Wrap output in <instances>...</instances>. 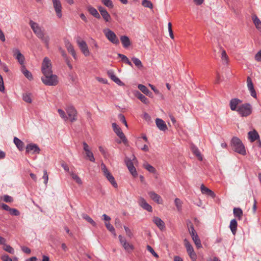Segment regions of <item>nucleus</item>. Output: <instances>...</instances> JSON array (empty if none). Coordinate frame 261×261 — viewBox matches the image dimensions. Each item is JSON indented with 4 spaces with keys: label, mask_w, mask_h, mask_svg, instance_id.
Masks as SVG:
<instances>
[{
    "label": "nucleus",
    "mask_w": 261,
    "mask_h": 261,
    "mask_svg": "<svg viewBox=\"0 0 261 261\" xmlns=\"http://www.w3.org/2000/svg\"><path fill=\"white\" fill-rule=\"evenodd\" d=\"M191 149L193 153L197 156L198 160L200 161L202 160V155H201L199 150L197 147L194 145H192L191 147Z\"/></svg>",
    "instance_id": "72a5a7b5"
},
{
    "label": "nucleus",
    "mask_w": 261,
    "mask_h": 261,
    "mask_svg": "<svg viewBox=\"0 0 261 261\" xmlns=\"http://www.w3.org/2000/svg\"><path fill=\"white\" fill-rule=\"evenodd\" d=\"M147 249L148 251H149L153 256H154L156 258L159 257L158 254L154 251L153 248L149 245L147 246Z\"/></svg>",
    "instance_id": "6e6d98bb"
},
{
    "label": "nucleus",
    "mask_w": 261,
    "mask_h": 261,
    "mask_svg": "<svg viewBox=\"0 0 261 261\" xmlns=\"http://www.w3.org/2000/svg\"><path fill=\"white\" fill-rule=\"evenodd\" d=\"M192 238L197 248H200L202 247L201 241L199 239L197 234L192 237Z\"/></svg>",
    "instance_id": "4c0bfd02"
},
{
    "label": "nucleus",
    "mask_w": 261,
    "mask_h": 261,
    "mask_svg": "<svg viewBox=\"0 0 261 261\" xmlns=\"http://www.w3.org/2000/svg\"><path fill=\"white\" fill-rule=\"evenodd\" d=\"M70 175L73 179H74L77 184L80 185L82 184V181L81 178L77 174L74 173L73 172H71Z\"/></svg>",
    "instance_id": "a18cd8bd"
},
{
    "label": "nucleus",
    "mask_w": 261,
    "mask_h": 261,
    "mask_svg": "<svg viewBox=\"0 0 261 261\" xmlns=\"http://www.w3.org/2000/svg\"><path fill=\"white\" fill-rule=\"evenodd\" d=\"M119 120L127 127V124L124 116L122 114L118 115Z\"/></svg>",
    "instance_id": "bf43d9fd"
},
{
    "label": "nucleus",
    "mask_w": 261,
    "mask_h": 261,
    "mask_svg": "<svg viewBox=\"0 0 261 261\" xmlns=\"http://www.w3.org/2000/svg\"><path fill=\"white\" fill-rule=\"evenodd\" d=\"M9 212H10V214L13 216H17L20 215V212H19V211L18 210H17L16 208H11Z\"/></svg>",
    "instance_id": "4d7b16f0"
},
{
    "label": "nucleus",
    "mask_w": 261,
    "mask_h": 261,
    "mask_svg": "<svg viewBox=\"0 0 261 261\" xmlns=\"http://www.w3.org/2000/svg\"><path fill=\"white\" fill-rule=\"evenodd\" d=\"M12 53L13 56L18 61L21 66L24 65L25 58L19 49L17 48H13Z\"/></svg>",
    "instance_id": "9d476101"
},
{
    "label": "nucleus",
    "mask_w": 261,
    "mask_h": 261,
    "mask_svg": "<svg viewBox=\"0 0 261 261\" xmlns=\"http://www.w3.org/2000/svg\"><path fill=\"white\" fill-rule=\"evenodd\" d=\"M175 204L176 206V208L178 211H180L181 210L182 207V202L179 198H175L174 200Z\"/></svg>",
    "instance_id": "3c124183"
},
{
    "label": "nucleus",
    "mask_w": 261,
    "mask_h": 261,
    "mask_svg": "<svg viewBox=\"0 0 261 261\" xmlns=\"http://www.w3.org/2000/svg\"><path fill=\"white\" fill-rule=\"evenodd\" d=\"M125 162L128 169L132 175L134 177L136 176L137 175V173L132 160L128 158H126Z\"/></svg>",
    "instance_id": "f3484780"
},
{
    "label": "nucleus",
    "mask_w": 261,
    "mask_h": 261,
    "mask_svg": "<svg viewBox=\"0 0 261 261\" xmlns=\"http://www.w3.org/2000/svg\"><path fill=\"white\" fill-rule=\"evenodd\" d=\"M2 259L3 261H13L7 254H5L2 256Z\"/></svg>",
    "instance_id": "774afa93"
},
{
    "label": "nucleus",
    "mask_w": 261,
    "mask_h": 261,
    "mask_svg": "<svg viewBox=\"0 0 261 261\" xmlns=\"http://www.w3.org/2000/svg\"><path fill=\"white\" fill-rule=\"evenodd\" d=\"M105 225H106V227H107V228L110 232H111L114 235V236H116V234L115 233V228L113 225H112L109 222H106Z\"/></svg>",
    "instance_id": "de8ad7c7"
},
{
    "label": "nucleus",
    "mask_w": 261,
    "mask_h": 261,
    "mask_svg": "<svg viewBox=\"0 0 261 261\" xmlns=\"http://www.w3.org/2000/svg\"><path fill=\"white\" fill-rule=\"evenodd\" d=\"M29 24L36 36L45 44L46 48H48L50 38L45 32V30L38 23L31 20Z\"/></svg>",
    "instance_id": "f257e3e1"
},
{
    "label": "nucleus",
    "mask_w": 261,
    "mask_h": 261,
    "mask_svg": "<svg viewBox=\"0 0 261 261\" xmlns=\"http://www.w3.org/2000/svg\"><path fill=\"white\" fill-rule=\"evenodd\" d=\"M247 84L248 90L250 91V95L254 98L256 97V93L254 88L253 84L252 82L251 79L248 76L247 78Z\"/></svg>",
    "instance_id": "a211bd4d"
},
{
    "label": "nucleus",
    "mask_w": 261,
    "mask_h": 261,
    "mask_svg": "<svg viewBox=\"0 0 261 261\" xmlns=\"http://www.w3.org/2000/svg\"><path fill=\"white\" fill-rule=\"evenodd\" d=\"M148 194L150 198L157 203L162 204L163 203V200L161 197L154 192L149 191L148 192Z\"/></svg>",
    "instance_id": "6ab92c4d"
},
{
    "label": "nucleus",
    "mask_w": 261,
    "mask_h": 261,
    "mask_svg": "<svg viewBox=\"0 0 261 261\" xmlns=\"http://www.w3.org/2000/svg\"><path fill=\"white\" fill-rule=\"evenodd\" d=\"M252 20L256 29L261 30V21L256 15L252 16Z\"/></svg>",
    "instance_id": "e433bc0d"
},
{
    "label": "nucleus",
    "mask_w": 261,
    "mask_h": 261,
    "mask_svg": "<svg viewBox=\"0 0 261 261\" xmlns=\"http://www.w3.org/2000/svg\"><path fill=\"white\" fill-rule=\"evenodd\" d=\"M124 228L125 229L126 235L128 237L132 238L133 237V233H132L131 230L128 227L125 226H124Z\"/></svg>",
    "instance_id": "e2e57ef3"
},
{
    "label": "nucleus",
    "mask_w": 261,
    "mask_h": 261,
    "mask_svg": "<svg viewBox=\"0 0 261 261\" xmlns=\"http://www.w3.org/2000/svg\"><path fill=\"white\" fill-rule=\"evenodd\" d=\"M255 59L258 62L261 61V49L259 50L255 55Z\"/></svg>",
    "instance_id": "338daca9"
},
{
    "label": "nucleus",
    "mask_w": 261,
    "mask_h": 261,
    "mask_svg": "<svg viewBox=\"0 0 261 261\" xmlns=\"http://www.w3.org/2000/svg\"><path fill=\"white\" fill-rule=\"evenodd\" d=\"M120 40L124 48H127L131 44L129 38L126 36H121L120 37Z\"/></svg>",
    "instance_id": "c85d7f7f"
},
{
    "label": "nucleus",
    "mask_w": 261,
    "mask_h": 261,
    "mask_svg": "<svg viewBox=\"0 0 261 261\" xmlns=\"http://www.w3.org/2000/svg\"><path fill=\"white\" fill-rule=\"evenodd\" d=\"M138 88L141 92L147 96H150V94H151V92L143 85L139 84Z\"/></svg>",
    "instance_id": "c9c22d12"
},
{
    "label": "nucleus",
    "mask_w": 261,
    "mask_h": 261,
    "mask_svg": "<svg viewBox=\"0 0 261 261\" xmlns=\"http://www.w3.org/2000/svg\"><path fill=\"white\" fill-rule=\"evenodd\" d=\"M0 207L3 210L9 212L11 209V208L7 204L3 203H0Z\"/></svg>",
    "instance_id": "69168bd1"
},
{
    "label": "nucleus",
    "mask_w": 261,
    "mask_h": 261,
    "mask_svg": "<svg viewBox=\"0 0 261 261\" xmlns=\"http://www.w3.org/2000/svg\"><path fill=\"white\" fill-rule=\"evenodd\" d=\"M101 170L103 172L104 176L106 177L108 180L112 184L114 188H117L118 185L114 177L110 173V172L107 169L106 165L103 163L101 164Z\"/></svg>",
    "instance_id": "39448f33"
},
{
    "label": "nucleus",
    "mask_w": 261,
    "mask_h": 261,
    "mask_svg": "<svg viewBox=\"0 0 261 261\" xmlns=\"http://www.w3.org/2000/svg\"><path fill=\"white\" fill-rule=\"evenodd\" d=\"M138 203L139 205L144 210H145L149 212H151L152 211V206L146 201L144 198L139 197L138 198Z\"/></svg>",
    "instance_id": "2eb2a0df"
},
{
    "label": "nucleus",
    "mask_w": 261,
    "mask_h": 261,
    "mask_svg": "<svg viewBox=\"0 0 261 261\" xmlns=\"http://www.w3.org/2000/svg\"><path fill=\"white\" fill-rule=\"evenodd\" d=\"M242 103V100L238 98H233L230 101L229 106L231 110L237 111L238 106Z\"/></svg>",
    "instance_id": "aec40b11"
},
{
    "label": "nucleus",
    "mask_w": 261,
    "mask_h": 261,
    "mask_svg": "<svg viewBox=\"0 0 261 261\" xmlns=\"http://www.w3.org/2000/svg\"><path fill=\"white\" fill-rule=\"evenodd\" d=\"M135 94L136 97L140 99L144 103L147 104L148 103V99L139 91H136Z\"/></svg>",
    "instance_id": "f704fd0d"
},
{
    "label": "nucleus",
    "mask_w": 261,
    "mask_h": 261,
    "mask_svg": "<svg viewBox=\"0 0 261 261\" xmlns=\"http://www.w3.org/2000/svg\"><path fill=\"white\" fill-rule=\"evenodd\" d=\"M252 107L249 103H245L238 106L237 112L242 117H247L252 113Z\"/></svg>",
    "instance_id": "7ed1b4c3"
},
{
    "label": "nucleus",
    "mask_w": 261,
    "mask_h": 261,
    "mask_svg": "<svg viewBox=\"0 0 261 261\" xmlns=\"http://www.w3.org/2000/svg\"><path fill=\"white\" fill-rule=\"evenodd\" d=\"M232 149L242 155H245L246 150L241 140L237 137H233L231 141Z\"/></svg>",
    "instance_id": "f03ea898"
},
{
    "label": "nucleus",
    "mask_w": 261,
    "mask_h": 261,
    "mask_svg": "<svg viewBox=\"0 0 261 261\" xmlns=\"http://www.w3.org/2000/svg\"><path fill=\"white\" fill-rule=\"evenodd\" d=\"M68 115V119L71 122H74L77 120V111L73 106H69L66 109Z\"/></svg>",
    "instance_id": "9b49d317"
},
{
    "label": "nucleus",
    "mask_w": 261,
    "mask_h": 261,
    "mask_svg": "<svg viewBox=\"0 0 261 261\" xmlns=\"http://www.w3.org/2000/svg\"><path fill=\"white\" fill-rule=\"evenodd\" d=\"M64 43L65 47H66L68 52L71 54V55L74 59H76V53L72 44L70 42V41L68 40H65L64 41Z\"/></svg>",
    "instance_id": "412c9836"
},
{
    "label": "nucleus",
    "mask_w": 261,
    "mask_h": 261,
    "mask_svg": "<svg viewBox=\"0 0 261 261\" xmlns=\"http://www.w3.org/2000/svg\"><path fill=\"white\" fill-rule=\"evenodd\" d=\"M238 223L235 219L231 220L230 223L229 227L233 235H235L237 230Z\"/></svg>",
    "instance_id": "c756f323"
},
{
    "label": "nucleus",
    "mask_w": 261,
    "mask_h": 261,
    "mask_svg": "<svg viewBox=\"0 0 261 261\" xmlns=\"http://www.w3.org/2000/svg\"><path fill=\"white\" fill-rule=\"evenodd\" d=\"M5 86L4 84L3 78L2 76L0 74V91L2 92H5Z\"/></svg>",
    "instance_id": "052dcab7"
},
{
    "label": "nucleus",
    "mask_w": 261,
    "mask_h": 261,
    "mask_svg": "<svg viewBox=\"0 0 261 261\" xmlns=\"http://www.w3.org/2000/svg\"><path fill=\"white\" fill-rule=\"evenodd\" d=\"M118 56L121 59L123 62L130 66L131 67L133 66L132 62L129 60V59L126 56L121 54H118Z\"/></svg>",
    "instance_id": "ea45409f"
},
{
    "label": "nucleus",
    "mask_w": 261,
    "mask_h": 261,
    "mask_svg": "<svg viewBox=\"0 0 261 261\" xmlns=\"http://www.w3.org/2000/svg\"><path fill=\"white\" fill-rule=\"evenodd\" d=\"M132 60L137 67H138V68L142 67L143 65H142V62L140 61V60H139L138 58H137L136 57H133L132 58Z\"/></svg>",
    "instance_id": "49530a36"
},
{
    "label": "nucleus",
    "mask_w": 261,
    "mask_h": 261,
    "mask_svg": "<svg viewBox=\"0 0 261 261\" xmlns=\"http://www.w3.org/2000/svg\"><path fill=\"white\" fill-rule=\"evenodd\" d=\"M184 243H185V245L188 254H189V253H191L194 251L192 246L191 245L190 242L187 239L184 240Z\"/></svg>",
    "instance_id": "58836bf2"
},
{
    "label": "nucleus",
    "mask_w": 261,
    "mask_h": 261,
    "mask_svg": "<svg viewBox=\"0 0 261 261\" xmlns=\"http://www.w3.org/2000/svg\"><path fill=\"white\" fill-rule=\"evenodd\" d=\"M233 212L234 217L237 218L238 220H240L242 219L243 211L241 208L239 207H234L233 210Z\"/></svg>",
    "instance_id": "2f4dec72"
},
{
    "label": "nucleus",
    "mask_w": 261,
    "mask_h": 261,
    "mask_svg": "<svg viewBox=\"0 0 261 261\" xmlns=\"http://www.w3.org/2000/svg\"><path fill=\"white\" fill-rule=\"evenodd\" d=\"M142 5L146 8H149L152 9L153 7L152 4L151 2L148 0H143L142 2Z\"/></svg>",
    "instance_id": "603ef678"
},
{
    "label": "nucleus",
    "mask_w": 261,
    "mask_h": 261,
    "mask_svg": "<svg viewBox=\"0 0 261 261\" xmlns=\"http://www.w3.org/2000/svg\"><path fill=\"white\" fill-rule=\"evenodd\" d=\"M21 71L29 80L31 81L33 80L32 74L26 68L24 65L21 66Z\"/></svg>",
    "instance_id": "bb28decb"
},
{
    "label": "nucleus",
    "mask_w": 261,
    "mask_h": 261,
    "mask_svg": "<svg viewBox=\"0 0 261 261\" xmlns=\"http://www.w3.org/2000/svg\"><path fill=\"white\" fill-rule=\"evenodd\" d=\"M143 167L151 173H155V169L151 165L146 163L143 164Z\"/></svg>",
    "instance_id": "79ce46f5"
},
{
    "label": "nucleus",
    "mask_w": 261,
    "mask_h": 261,
    "mask_svg": "<svg viewBox=\"0 0 261 261\" xmlns=\"http://www.w3.org/2000/svg\"><path fill=\"white\" fill-rule=\"evenodd\" d=\"M32 94L31 92H26L22 94V99L26 102L31 103L32 102Z\"/></svg>",
    "instance_id": "473e14b6"
},
{
    "label": "nucleus",
    "mask_w": 261,
    "mask_h": 261,
    "mask_svg": "<svg viewBox=\"0 0 261 261\" xmlns=\"http://www.w3.org/2000/svg\"><path fill=\"white\" fill-rule=\"evenodd\" d=\"M103 32L106 38L112 43L118 44L119 40L114 32L109 29H104Z\"/></svg>",
    "instance_id": "0eeeda50"
},
{
    "label": "nucleus",
    "mask_w": 261,
    "mask_h": 261,
    "mask_svg": "<svg viewBox=\"0 0 261 261\" xmlns=\"http://www.w3.org/2000/svg\"><path fill=\"white\" fill-rule=\"evenodd\" d=\"M200 190H201V193L203 194H205L208 196H210V197H212L213 198H214L216 197V194H215V193L213 191L210 190V189L205 187L203 184L201 185L200 186Z\"/></svg>",
    "instance_id": "4be33fe9"
},
{
    "label": "nucleus",
    "mask_w": 261,
    "mask_h": 261,
    "mask_svg": "<svg viewBox=\"0 0 261 261\" xmlns=\"http://www.w3.org/2000/svg\"><path fill=\"white\" fill-rule=\"evenodd\" d=\"M98 10L103 19L106 22H110L111 21V16L105 8L102 6H99L98 7Z\"/></svg>",
    "instance_id": "ddd939ff"
},
{
    "label": "nucleus",
    "mask_w": 261,
    "mask_h": 261,
    "mask_svg": "<svg viewBox=\"0 0 261 261\" xmlns=\"http://www.w3.org/2000/svg\"><path fill=\"white\" fill-rule=\"evenodd\" d=\"M87 10L89 13L93 16L94 17L100 19V15L98 12L97 10L94 8V7L89 6L87 7Z\"/></svg>",
    "instance_id": "cd10ccee"
},
{
    "label": "nucleus",
    "mask_w": 261,
    "mask_h": 261,
    "mask_svg": "<svg viewBox=\"0 0 261 261\" xmlns=\"http://www.w3.org/2000/svg\"><path fill=\"white\" fill-rule=\"evenodd\" d=\"M3 200L6 202H12L13 201V198L9 195H5L3 196Z\"/></svg>",
    "instance_id": "13d9d810"
},
{
    "label": "nucleus",
    "mask_w": 261,
    "mask_h": 261,
    "mask_svg": "<svg viewBox=\"0 0 261 261\" xmlns=\"http://www.w3.org/2000/svg\"><path fill=\"white\" fill-rule=\"evenodd\" d=\"M83 149L85 151L86 158L91 162H95V158L93 153L89 149L88 145L85 142L83 143Z\"/></svg>",
    "instance_id": "4468645a"
},
{
    "label": "nucleus",
    "mask_w": 261,
    "mask_h": 261,
    "mask_svg": "<svg viewBox=\"0 0 261 261\" xmlns=\"http://www.w3.org/2000/svg\"><path fill=\"white\" fill-rule=\"evenodd\" d=\"M53 7L56 12L57 16L59 18L62 17V6L60 0H52Z\"/></svg>",
    "instance_id": "f8f14e48"
},
{
    "label": "nucleus",
    "mask_w": 261,
    "mask_h": 261,
    "mask_svg": "<svg viewBox=\"0 0 261 261\" xmlns=\"http://www.w3.org/2000/svg\"><path fill=\"white\" fill-rule=\"evenodd\" d=\"M76 41L82 53L86 57L89 56L90 55V51L86 42L84 40H82L80 37H77Z\"/></svg>",
    "instance_id": "6e6552de"
},
{
    "label": "nucleus",
    "mask_w": 261,
    "mask_h": 261,
    "mask_svg": "<svg viewBox=\"0 0 261 261\" xmlns=\"http://www.w3.org/2000/svg\"><path fill=\"white\" fill-rule=\"evenodd\" d=\"M155 123L157 127L159 129L162 131H165L167 129V126L165 122L161 119L156 118L155 119Z\"/></svg>",
    "instance_id": "b1692460"
},
{
    "label": "nucleus",
    "mask_w": 261,
    "mask_h": 261,
    "mask_svg": "<svg viewBox=\"0 0 261 261\" xmlns=\"http://www.w3.org/2000/svg\"><path fill=\"white\" fill-rule=\"evenodd\" d=\"M221 59L223 62L227 64L228 62V57L226 54V53L225 50H223L222 52L221 55Z\"/></svg>",
    "instance_id": "5fc2aeb1"
},
{
    "label": "nucleus",
    "mask_w": 261,
    "mask_h": 261,
    "mask_svg": "<svg viewBox=\"0 0 261 261\" xmlns=\"http://www.w3.org/2000/svg\"><path fill=\"white\" fill-rule=\"evenodd\" d=\"M248 139L250 140L251 142H254L259 138L258 133L255 129L249 132L248 133Z\"/></svg>",
    "instance_id": "393cba45"
},
{
    "label": "nucleus",
    "mask_w": 261,
    "mask_h": 261,
    "mask_svg": "<svg viewBox=\"0 0 261 261\" xmlns=\"http://www.w3.org/2000/svg\"><path fill=\"white\" fill-rule=\"evenodd\" d=\"M82 217H83V219H84L85 220L87 221L89 223H90L93 226H96V223L88 215H87V214H84L82 215Z\"/></svg>",
    "instance_id": "37998d69"
},
{
    "label": "nucleus",
    "mask_w": 261,
    "mask_h": 261,
    "mask_svg": "<svg viewBox=\"0 0 261 261\" xmlns=\"http://www.w3.org/2000/svg\"><path fill=\"white\" fill-rule=\"evenodd\" d=\"M41 71L44 75H49L53 73L50 60L45 57L43 60L41 66Z\"/></svg>",
    "instance_id": "423d86ee"
},
{
    "label": "nucleus",
    "mask_w": 261,
    "mask_h": 261,
    "mask_svg": "<svg viewBox=\"0 0 261 261\" xmlns=\"http://www.w3.org/2000/svg\"><path fill=\"white\" fill-rule=\"evenodd\" d=\"M41 81L46 86H56L59 82L58 76L53 73L42 76Z\"/></svg>",
    "instance_id": "20e7f679"
},
{
    "label": "nucleus",
    "mask_w": 261,
    "mask_h": 261,
    "mask_svg": "<svg viewBox=\"0 0 261 261\" xmlns=\"http://www.w3.org/2000/svg\"><path fill=\"white\" fill-rule=\"evenodd\" d=\"M122 246L123 247L124 249L128 253L131 252L134 249L133 245L130 244L129 243H128L127 242H126V243H124L122 245Z\"/></svg>",
    "instance_id": "c03bdc74"
},
{
    "label": "nucleus",
    "mask_w": 261,
    "mask_h": 261,
    "mask_svg": "<svg viewBox=\"0 0 261 261\" xmlns=\"http://www.w3.org/2000/svg\"><path fill=\"white\" fill-rule=\"evenodd\" d=\"M58 112L60 117L64 120L67 121L68 120V117L67 116L65 112L62 109H58Z\"/></svg>",
    "instance_id": "864d4df0"
},
{
    "label": "nucleus",
    "mask_w": 261,
    "mask_h": 261,
    "mask_svg": "<svg viewBox=\"0 0 261 261\" xmlns=\"http://www.w3.org/2000/svg\"><path fill=\"white\" fill-rule=\"evenodd\" d=\"M26 152L32 154H39L40 151V149L39 147L35 144H29L26 147Z\"/></svg>",
    "instance_id": "dca6fc26"
},
{
    "label": "nucleus",
    "mask_w": 261,
    "mask_h": 261,
    "mask_svg": "<svg viewBox=\"0 0 261 261\" xmlns=\"http://www.w3.org/2000/svg\"><path fill=\"white\" fill-rule=\"evenodd\" d=\"M188 255H189L192 261H196L197 255H196V253L195 252L194 250L193 251H192V252L189 253L188 254Z\"/></svg>",
    "instance_id": "680f3d73"
},
{
    "label": "nucleus",
    "mask_w": 261,
    "mask_h": 261,
    "mask_svg": "<svg viewBox=\"0 0 261 261\" xmlns=\"http://www.w3.org/2000/svg\"><path fill=\"white\" fill-rule=\"evenodd\" d=\"M4 245V246L3 247V249L4 250H5L6 251H7L11 254H14V253H15L14 250L11 246H10L9 245H6L5 244Z\"/></svg>",
    "instance_id": "09e8293b"
},
{
    "label": "nucleus",
    "mask_w": 261,
    "mask_h": 261,
    "mask_svg": "<svg viewBox=\"0 0 261 261\" xmlns=\"http://www.w3.org/2000/svg\"><path fill=\"white\" fill-rule=\"evenodd\" d=\"M42 178L44 179V183L46 185L47 182H48V174H47V171L46 170H44L43 171V177Z\"/></svg>",
    "instance_id": "0e129e2a"
},
{
    "label": "nucleus",
    "mask_w": 261,
    "mask_h": 261,
    "mask_svg": "<svg viewBox=\"0 0 261 261\" xmlns=\"http://www.w3.org/2000/svg\"><path fill=\"white\" fill-rule=\"evenodd\" d=\"M14 143L19 150H22L24 149V143L17 137L14 138Z\"/></svg>",
    "instance_id": "7c9ffc66"
},
{
    "label": "nucleus",
    "mask_w": 261,
    "mask_h": 261,
    "mask_svg": "<svg viewBox=\"0 0 261 261\" xmlns=\"http://www.w3.org/2000/svg\"><path fill=\"white\" fill-rule=\"evenodd\" d=\"M107 73L111 79L118 85L121 86L123 85V83L121 82V81L115 75L113 70H109Z\"/></svg>",
    "instance_id": "5701e85b"
},
{
    "label": "nucleus",
    "mask_w": 261,
    "mask_h": 261,
    "mask_svg": "<svg viewBox=\"0 0 261 261\" xmlns=\"http://www.w3.org/2000/svg\"><path fill=\"white\" fill-rule=\"evenodd\" d=\"M102 3L108 7L109 8H113L114 7L113 3L111 0H101Z\"/></svg>",
    "instance_id": "8fccbe9b"
},
{
    "label": "nucleus",
    "mask_w": 261,
    "mask_h": 261,
    "mask_svg": "<svg viewBox=\"0 0 261 261\" xmlns=\"http://www.w3.org/2000/svg\"><path fill=\"white\" fill-rule=\"evenodd\" d=\"M153 222L161 230L163 229L165 227V225L164 221L158 217H154L153 218Z\"/></svg>",
    "instance_id": "a878e982"
},
{
    "label": "nucleus",
    "mask_w": 261,
    "mask_h": 261,
    "mask_svg": "<svg viewBox=\"0 0 261 261\" xmlns=\"http://www.w3.org/2000/svg\"><path fill=\"white\" fill-rule=\"evenodd\" d=\"M112 127L114 132L121 139L122 142L126 145L127 143V140L121 128L116 123H112Z\"/></svg>",
    "instance_id": "1a4fd4ad"
},
{
    "label": "nucleus",
    "mask_w": 261,
    "mask_h": 261,
    "mask_svg": "<svg viewBox=\"0 0 261 261\" xmlns=\"http://www.w3.org/2000/svg\"><path fill=\"white\" fill-rule=\"evenodd\" d=\"M142 142L141 141V139L140 138H138L137 140V141H136V145L137 146V147L141 149L143 151H148L149 149H148V147L147 145H144L143 146H139V142Z\"/></svg>",
    "instance_id": "a19ab883"
}]
</instances>
